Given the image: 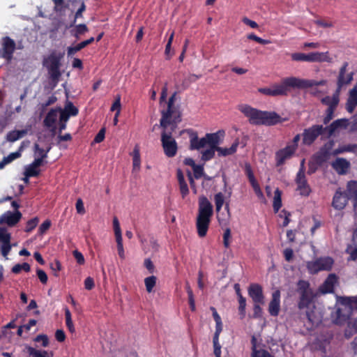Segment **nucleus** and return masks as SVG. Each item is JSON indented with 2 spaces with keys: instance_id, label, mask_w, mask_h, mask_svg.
<instances>
[{
  "instance_id": "1",
  "label": "nucleus",
  "mask_w": 357,
  "mask_h": 357,
  "mask_svg": "<svg viewBox=\"0 0 357 357\" xmlns=\"http://www.w3.org/2000/svg\"><path fill=\"white\" fill-rule=\"evenodd\" d=\"M238 108L251 124L274 125L280 121V116L275 112L260 111L248 105H240Z\"/></svg>"
},
{
  "instance_id": "2",
  "label": "nucleus",
  "mask_w": 357,
  "mask_h": 357,
  "mask_svg": "<svg viewBox=\"0 0 357 357\" xmlns=\"http://www.w3.org/2000/svg\"><path fill=\"white\" fill-rule=\"evenodd\" d=\"M213 215V206L206 197L199 198L198 214L196 220V227L199 236L206 235L211 218Z\"/></svg>"
},
{
  "instance_id": "3",
  "label": "nucleus",
  "mask_w": 357,
  "mask_h": 357,
  "mask_svg": "<svg viewBox=\"0 0 357 357\" xmlns=\"http://www.w3.org/2000/svg\"><path fill=\"white\" fill-rule=\"evenodd\" d=\"M224 136L225 132L223 130H218L214 133L206 134L205 137L201 139L198 138L197 136H195L190 139V149L199 150L208 146L220 144Z\"/></svg>"
},
{
  "instance_id": "4",
  "label": "nucleus",
  "mask_w": 357,
  "mask_h": 357,
  "mask_svg": "<svg viewBox=\"0 0 357 357\" xmlns=\"http://www.w3.org/2000/svg\"><path fill=\"white\" fill-rule=\"evenodd\" d=\"M176 93H174L167 102V109L161 111L162 118L160 119V126L166 129L167 126L172 125V129L175 128V125L180 121L179 115L174 107Z\"/></svg>"
},
{
  "instance_id": "5",
  "label": "nucleus",
  "mask_w": 357,
  "mask_h": 357,
  "mask_svg": "<svg viewBox=\"0 0 357 357\" xmlns=\"http://www.w3.org/2000/svg\"><path fill=\"white\" fill-rule=\"evenodd\" d=\"M291 59L296 61L307 62H328L331 63L333 59L329 56L328 52H311L310 54L294 53L291 54Z\"/></svg>"
},
{
  "instance_id": "6",
  "label": "nucleus",
  "mask_w": 357,
  "mask_h": 357,
  "mask_svg": "<svg viewBox=\"0 0 357 357\" xmlns=\"http://www.w3.org/2000/svg\"><path fill=\"white\" fill-rule=\"evenodd\" d=\"M63 56L61 54L52 52L44 59L43 64L47 68L50 77L53 79H58L61 75L59 71L60 61Z\"/></svg>"
},
{
  "instance_id": "7",
  "label": "nucleus",
  "mask_w": 357,
  "mask_h": 357,
  "mask_svg": "<svg viewBox=\"0 0 357 357\" xmlns=\"http://www.w3.org/2000/svg\"><path fill=\"white\" fill-rule=\"evenodd\" d=\"M334 264V260L330 257L318 258L307 262V268L310 273L315 274L319 271H331Z\"/></svg>"
},
{
  "instance_id": "8",
  "label": "nucleus",
  "mask_w": 357,
  "mask_h": 357,
  "mask_svg": "<svg viewBox=\"0 0 357 357\" xmlns=\"http://www.w3.org/2000/svg\"><path fill=\"white\" fill-rule=\"evenodd\" d=\"M214 201L215 204V210L218 213V220L219 221V223L222 226H227L229 223V220L230 218V213H229V204H227L225 206V208L227 210V213H220V211L224 204L225 202V197L222 192H218L216 195H215L214 197Z\"/></svg>"
},
{
  "instance_id": "9",
  "label": "nucleus",
  "mask_w": 357,
  "mask_h": 357,
  "mask_svg": "<svg viewBox=\"0 0 357 357\" xmlns=\"http://www.w3.org/2000/svg\"><path fill=\"white\" fill-rule=\"evenodd\" d=\"M161 141L165 155L168 157L174 156L177 151V144L171 133L165 130L162 133Z\"/></svg>"
},
{
  "instance_id": "10",
  "label": "nucleus",
  "mask_w": 357,
  "mask_h": 357,
  "mask_svg": "<svg viewBox=\"0 0 357 357\" xmlns=\"http://www.w3.org/2000/svg\"><path fill=\"white\" fill-rule=\"evenodd\" d=\"M294 82H295L294 77H289L282 79L280 83L271 86L272 96L286 95L289 88H294Z\"/></svg>"
},
{
  "instance_id": "11",
  "label": "nucleus",
  "mask_w": 357,
  "mask_h": 357,
  "mask_svg": "<svg viewBox=\"0 0 357 357\" xmlns=\"http://www.w3.org/2000/svg\"><path fill=\"white\" fill-rule=\"evenodd\" d=\"M305 160H303L301 163V168L297 173L296 183L297 184V190L301 195L307 196L310 192V188L307 183L305 175Z\"/></svg>"
},
{
  "instance_id": "12",
  "label": "nucleus",
  "mask_w": 357,
  "mask_h": 357,
  "mask_svg": "<svg viewBox=\"0 0 357 357\" xmlns=\"http://www.w3.org/2000/svg\"><path fill=\"white\" fill-rule=\"evenodd\" d=\"M324 128L321 125H314L312 127L305 129L303 133V142L306 145L312 144L314 140L321 135Z\"/></svg>"
},
{
  "instance_id": "13",
  "label": "nucleus",
  "mask_w": 357,
  "mask_h": 357,
  "mask_svg": "<svg viewBox=\"0 0 357 357\" xmlns=\"http://www.w3.org/2000/svg\"><path fill=\"white\" fill-rule=\"evenodd\" d=\"M321 102L328 106L326 110V116L324 119V123L326 124L332 119L335 108L339 102L338 92H336L333 96H326L322 98Z\"/></svg>"
},
{
  "instance_id": "14",
  "label": "nucleus",
  "mask_w": 357,
  "mask_h": 357,
  "mask_svg": "<svg viewBox=\"0 0 357 357\" xmlns=\"http://www.w3.org/2000/svg\"><path fill=\"white\" fill-rule=\"evenodd\" d=\"M11 236L6 229L0 228V243L1 255L6 259H8V255L10 252L12 245L10 244Z\"/></svg>"
},
{
  "instance_id": "15",
  "label": "nucleus",
  "mask_w": 357,
  "mask_h": 357,
  "mask_svg": "<svg viewBox=\"0 0 357 357\" xmlns=\"http://www.w3.org/2000/svg\"><path fill=\"white\" fill-rule=\"evenodd\" d=\"M2 51L0 50V56L10 61L15 49V43L9 37L2 39Z\"/></svg>"
},
{
  "instance_id": "16",
  "label": "nucleus",
  "mask_w": 357,
  "mask_h": 357,
  "mask_svg": "<svg viewBox=\"0 0 357 357\" xmlns=\"http://www.w3.org/2000/svg\"><path fill=\"white\" fill-rule=\"evenodd\" d=\"M295 151L294 147L289 146V145H287L284 149L277 151L275 153L276 165L278 166L283 165L287 160L292 157Z\"/></svg>"
},
{
  "instance_id": "17",
  "label": "nucleus",
  "mask_w": 357,
  "mask_h": 357,
  "mask_svg": "<svg viewBox=\"0 0 357 357\" xmlns=\"http://www.w3.org/2000/svg\"><path fill=\"white\" fill-rule=\"evenodd\" d=\"M308 321L311 324V327L318 326L322 321V314L319 309L315 305L311 307V309H304Z\"/></svg>"
},
{
  "instance_id": "18",
  "label": "nucleus",
  "mask_w": 357,
  "mask_h": 357,
  "mask_svg": "<svg viewBox=\"0 0 357 357\" xmlns=\"http://www.w3.org/2000/svg\"><path fill=\"white\" fill-rule=\"evenodd\" d=\"M315 294L313 290L304 291L300 294V301L298 303V307L300 310L311 309V307L314 305L313 300Z\"/></svg>"
},
{
  "instance_id": "19",
  "label": "nucleus",
  "mask_w": 357,
  "mask_h": 357,
  "mask_svg": "<svg viewBox=\"0 0 357 357\" xmlns=\"http://www.w3.org/2000/svg\"><path fill=\"white\" fill-rule=\"evenodd\" d=\"M248 294L255 303L264 304V296L262 288L257 284H252L249 287Z\"/></svg>"
},
{
  "instance_id": "20",
  "label": "nucleus",
  "mask_w": 357,
  "mask_h": 357,
  "mask_svg": "<svg viewBox=\"0 0 357 357\" xmlns=\"http://www.w3.org/2000/svg\"><path fill=\"white\" fill-rule=\"evenodd\" d=\"M349 126V121L347 119H340L333 121L329 126L324 128L328 132V136H331L340 130L345 129Z\"/></svg>"
},
{
  "instance_id": "21",
  "label": "nucleus",
  "mask_w": 357,
  "mask_h": 357,
  "mask_svg": "<svg viewBox=\"0 0 357 357\" xmlns=\"http://www.w3.org/2000/svg\"><path fill=\"white\" fill-rule=\"evenodd\" d=\"M280 310V292L279 290H276L272 294V298L268 305V312L271 315L276 317L278 315Z\"/></svg>"
},
{
  "instance_id": "22",
  "label": "nucleus",
  "mask_w": 357,
  "mask_h": 357,
  "mask_svg": "<svg viewBox=\"0 0 357 357\" xmlns=\"http://www.w3.org/2000/svg\"><path fill=\"white\" fill-rule=\"evenodd\" d=\"M294 79L295 82L294 84V88H312L315 86H323L326 84V81L324 79L320 81H316L313 79H300L294 77Z\"/></svg>"
},
{
  "instance_id": "23",
  "label": "nucleus",
  "mask_w": 357,
  "mask_h": 357,
  "mask_svg": "<svg viewBox=\"0 0 357 357\" xmlns=\"http://www.w3.org/2000/svg\"><path fill=\"white\" fill-rule=\"evenodd\" d=\"M332 167L339 174H345L350 168V162L345 158H337L331 163Z\"/></svg>"
},
{
  "instance_id": "24",
  "label": "nucleus",
  "mask_w": 357,
  "mask_h": 357,
  "mask_svg": "<svg viewBox=\"0 0 357 357\" xmlns=\"http://www.w3.org/2000/svg\"><path fill=\"white\" fill-rule=\"evenodd\" d=\"M21 217L22 214L18 211L15 213L8 211L1 215L0 222L6 223L8 226H14L20 221Z\"/></svg>"
},
{
  "instance_id": "25",
  "label": "nucleus",
  "mask_w": 357,
  "mask_h": 357,
  "mask_svg": "<svg viewBox=\"0 0 357 357\" xmlns=\"http://www.w3.org/2000/svg\"><path fill=\"white\" fill-rule=\"evenodd\" d=\"M41 158H35L32 163L24 168V176H36L40 174L39 167L41 166Z\"/></svg>"
},
{
  "instance_id": "26",
  "label": "nucleus",
  "mask_w": 357,
  "mask_h": 357,
  "mask_svg": "<svg viewBox=\"0 0 357 357\" xmlns=\"http://www.w3.org/2000/svg\"><path fill=\"white\" fill-rule=\"evenodd\" d=\"M347 63H344L340 70V73L337 79L338 89H340L344 84L350 83L353 79L352 73L346 75Z\"/></svg>"
},
{
  "instance_id": "27",
  "label": "nucleus",
  "mask_w": 357,
  "mask_h": 357,
  "mask_svg": "<svg viewBox=\"0 0 357 357\" xmlns=\"http://www.w3.org/2000/svg\"><path fill=\"white\" fill-rule=\"evenodd\" d=\"M349 199L346 194H343L340 190H337L333 197V206L336 209H342L345 207Z\"/></svg>"
},
{
  "instance_id": "28",
  "label": "nucleus",
  "mask_w": 357,
  "mask_h": 357,
  "mask_svg": "<svg viewBox=\"0 0 357 357\" xmlns=\"http://www.w3.org/2000/svg\"><path fill=\"white\" fill-rule=\"evenodd\" d=\"M337 282V276L335 274H330L320 287L321 292L324 294L332 292Z\"/></svg>"
},
{
  "instance_id": "29",
  "label": "nucleus",
  "mask_w": 357,
  "mask_h": 357,
  "mask_svg": "<svg viewBox=\"0 0 357 357\" xmlns=\"http://www.w3.org/2000/svg\"><path fill=\"white\" fill-rule=\"evenodd\" d=\"M239 145V140L236 139L229 148L220 147L218 145L216 148L218 156L226 157L234 154Z\"/></svg>"
},
{
  "instance_id": "30",
  "label": "nucleus",
  "mask_w": 357,
  "mask_h": 357,
  "mask_svg": "<svg viewBox=\"0 0 357 357\" xmlns=\"http://www.w3.org/2000/svg\"><path fill=\"white\" fill-rule=\"evenodd\" d=\"M177 179L178 181L180 192L183 198H185L189 194V189L187 183L185 181L184 175L181 169L177 170Z\"/></svg>"
},
{
  "instance_id": "31",
  "label": "nucleus",
  "mask_w": 357,
  "mask_h": 357,
  "mask_svg": "<svg viewBox=\"0 0 357 357\" xmlns=\"http://www.w3.org/2000/svg\"><path fill=\"white\" fill-rule=\"evenodd\" d=\"M357 106V85L349 91L347 102V109L351 113Z\"/></svg>"
},
{
  "instance_id": "32",
  "label": "nucleus",
  "mask_w": 357,
  "mask_h": 357,
  "mask_svg": "<svg viewBox=\"0 0 357 357\" xmlns=\"http://www.w3.org/2000/svg\"><path fill=\"white\" fill-rule=\"evenodd\" d=\"M255 338L252 339V347L251 357H273L268 351L263 349H257Z\"/></svg>"
},
{
  "instance_id": "33",
  "label": "nucleus",
  "mask_w": 357,
  "mask_h": 357,
  "mask_svg": "<svg viewBox=\"0 0 357 357\" xmlns=\"http://www.w3.org/2000/svg\"><path fill=\"white\" fill-rule=\"evenodd\" d=\"M27 134V130H12L8 132L6 135V140L10 142H14L22 137Z\"/></svg>"
},
{
  "instance_id": "34",
  "label": "nucleus",
  "mask_w": 357,
  "mask_h": 357,
  "mask_svg": "<svg viewBox=\"0 0 357 357\" xmlns=\"http://www.w3.org/2000/svg\"><path fill=\"white\" fill-rule=\"evenodd\" d=\"M59 114L58 109L50 110L45 119V124L47 127H53L59 118Z\"/></svg>"
},
{
  "instance_id": "35",
  "label": "nucleus",
  "mask_w": 357,
  "mask_h": 357,
  "mask_svg": "<svg viewBox=\"0 0 357 357\" xmlns=\"http://www.w3.org/2000/svg\"><path fill=\"white\" fill-rule=\"evenodd\" d=\"M132 171L137 172L139 171L140 165H141L139 148L137 145L135 146L134 150L132 153Z\"/></svg>"
},
{
  "instance_id": "36",
  "label": "nucleus",
  "mask_w": 357,
  "mask_h": 357,
  "mask_svg": "<svg viewBox=\"0 0 357 357\" xmlns=\"http://www.w3.org/2000/svg\"><path fill=\"white\" fill-rule=\"evenodd\" d=\"M26 350L28 354L32 357H53L52 351H40L31 347H27Z\"/></svg>"
},
{
  "instance_id": "37",
  "label": "nucleus",
  "mask_w": 357,
  "mask_h": 357,
  "mask_svg": "<svg viewBox=\"0 0 357 357\" xmlns=\"http://www.w3.org/2000/svg\"><path fill=\"white\" fill-rule=\"evenodd\" d=\"M357 310V296L351 297L345 299V303L342 304V307L339 309L341 310Z\"/></svg>"
},
{
  "instance_id": "38",
  "label": "nucleus",
  "mask_w": 357,
  "mask_h": 357,
  "mask_svg": "<svg viewBox=\"0 0 357 357\" xmlns=\"http://www.w3.org/2000/svg\"><path fill=\"white\" fill-rule=\"evenodd\" d=\"M347 194H346L349 199H354L356 202L357 199V182L349 181L347 183Z\"/></svg>"
},
{
  "instance_id": "39",
  "label": "nucleus",
  "mask_w": 357,
  "mask_h": 357,
  "mask_svg": "<svg viewBox=\"0 0 357 357\" xmlns=\"http://www.w3.org/2000/svg\"><path fill=\"white\" fill-rule=\"evenodd\" d=\"M357 151V144L343 145L333 151L334 155L341 154L345 152H356Z\"/></svg>"
},
{
  "instance_id": "40",
  "label": "nucleus",
  "mask_w": 357,
  "mask_h": 357,
  "mask_svg": "<svg viewBox=\"0 0 357 357\" xmlns=\"http://www.w3.org/2000/svg\"><path fill=\"white\" fill-rule=\"evenodd\" d=\"M50 147L47 148L46 150L40 148L38 144H34V156L35 158H41L42 164L43 160L47 158V153L50 151Z\"/></svg>"
},
{
  "instance_id": "41",
  "label": "nucleus",
  "mask_w": 357,
  "mask_h": 357,
  "mask_svg": "<svg viewBox=\"0 0 357 357\" xmlns=\"http://www.w3.org/2000/svg\"><path fill=\"white\" fill-rule=\"evenodd\" d=\"M93 38H91L86 40L82 41V43L77 45L75 47H70L68 48V55H73L77 52L79 51L82 48L85 47L86 45H89L93 41Z\"/></svg>"
},
{
  "instance_id": "42",
  "label": "nucleus",
  "mask_w": 357,
  "mask_h": 357,
  "mask_svg": "<svg viewBox=\"0 0 357 357\" xmlns=\"http://www.w3.org/2000/svg\"><path fill=\"white\" fill-rule=\"evenodd\" d=\"M218 145V144H215V146H208V149L204 150L202 152V160L207 161L213 158Z\"/></svg>"
},
{
  "instance_id": "43",
  "label": "nucleus",
  "mask_w": 357,
  "mask_h": 357,
  "mask_svg": "<svg viewBox=\"0 0 357 357\" xmlns=\"http://www.w3.org/2000/svg\"><path fill=\"white\" fill-rule=\"evenodd\" d=\"M281 194L279 189L275 190L273 206L275 212H278L282 206Z\"/></svg>"
},
{
  "instance_id": "44",
  "label": "nucleus",
  "mask_w": 357,
  "mask_h": 357,
  "mask_svg": "<svg viewBox=\"0 0 357 357\" xmlns=\"http://www.w3.org/2000/svg\"><path fill=\"white\" fill-rule=\"evenodd\" d=\"M157 278L155 276H149L144 279L146 289L149 293L152 292L153 287L155 286Z\"/></svg>"
},
{
  "instance_id": "45",
  "label": "nucleus",
  "mask_w": 357,
  "mask_h": 357,
  "mask_svg": "<svg viewBox=\"0 0 357 357\" xmlns=\"http://www.w3.org/2000/svg\"><path fill=\"white\" fill-rule=\"evenodd\" d=\"M65 317H66V326L68 328L69 331L71 333H75V328L74 327V324L71 318V314L70 310L68 308L65 309Z\"/></svg>"
},
{
  "instance_id": "46",
  "label": "nucleus",
  "mask_w": 357,
  "mask_h": 357,
  "mask_svg": "<svg viewBox=\"0 0 357 357\" xmlns=\"http://www.w3.org/2000/svg\"><path fill=\"white\" fill-rule=\"evenodd\" d=\"M186 290L188 295V300H189V304L190 307L192 311L195 310V302L194 298V295L192 293V290L191 289L189 283L186 282Z\"/></svg>"
},
{
  "instance_id": "47",
  "label": "nucleus",
  "mask_w": 357,
  "mask_h": 357,
  "mask_svg": "<svg viewBox=\"0 0 357 357\" xmlns=\"http://www.w3.org/2000/svg\"><path fill=\"white\" fill-rule=\"evenodd\" d=\"M22 270H24L25 272H29L30 271V266L27 263H23L22 264H17L15 265L13 268L12 271L13 273L17 274L20 273Z\"/></svg>"
},
{
  "instance_id": "48",
  "label": "nucleus",
  "mask_w": 357,
  "mask_h": 357,
  "mask_svg": "<svg viewBox=\"0 0 357 357\" xmlns=\"http://www.w3.org/2000/svg\"><path fill=\"white\" fill-rule=\"evenodd\" d=\"M22 151V146L19 148V150L16 152L10 153L8 156L4 157L3 159L7 164L10 163L14 160L19 158L21 156V152Z\"/></svg>"
},
{
  "instance_id": "49",
  "label": "nucleus",
  "mask_w": 357,
  "mask_h": 357,
  "mask_svg": "<svg viewBox=\"0 0 357 357\" xmlns=\"http://www.w3.org/2000/svg\"><path fill=\"white\" fill-rule=\"evenodd\" d=\"M312 290L310 287L309 282L304 281V280H300L298 283V291L299 294L303 293L304 291H308Z\"/></svg>"
},
{
  "instance_id": "50",
  "label": "nucleus",
  "mask_w": 357,
  "mask_h": 357,
  "mask_svg": "<svg viewBox=\"0 0 357 357\" xmlns=\"http://www.w3.org/2000/svg\"><path fill=\"white\" fill-rule=\"evenodd\" d=\"M194 172V177L196 179H199L202 176H206L204 172V167L202 165H197L192 169Z\"/></svg>"
},
{
  "instance_id": "51",
  "label": "nucleus",
  "mask_w": 357,
  "mask_h": 357,
  "mask_svg": "<svg viewBox=\"0 0 357 357\" xmlns=\"http://www.w3.org/2000/svg\"><path fill=\"white\" fill-rule=\"evenodd\" d=\"M113 226L116 238H122L120 224L117 218L116 217L113 219Z\"/></svg>"
},
{
  "instance_id": "52",
  "label": "nucleus",
  "mask_w": 357,
  "mask_h": 357,
  "mask_svg": "<svg viewBox=\"0 0 357 357\" xmlns=\"http://www.w3.org/2000/svg\"><path fill=\"white\" fill-rule=\"evenodd\" d=\"M63 110L69 116H75L78 113V109L71 102H68Z\"/></svg>"
},
{
  "instance_id": "53",
  "label": "nucleus",
  "mask_w": 357,
  "mask_h": 357,
  "mask_svg": "<svg viewBox=\"0 0 357 357\" xmlns=\"http://www.w3.org/2000/svg\"><path fill=\"white\" fill-rule=\"evenodd\" d=\"M39 220L38 218H34L33 219L29 220L26 223V227L25 229V231L30 232L32 231L38 225Z\"/></svg>"
},
{
  "instance_id": "54",
  "label": "nucleus",
  "mask_w": 357,
  "mask_h": 357,
  "mask_svg": "<svg viewBox=\"0 0 357 357\" xmlns=\"http://www.w3.org/2000/svg\"><path fill=\"white\" fill-rule=\"evenodd\" d=\"M252 187L253 188V190L257 195V196L259 198H262L264 197L263 192L260 189L259 185L258 184L257 181L255 180L252 181L250 182Z\"/></svg>"
},
{
  "instance_id": "55",
  "label": "nucleus",
  "mask_w": 357,
  "mask_h": 357,
  "mask_svg": "<svg viewBox=\"0 0 357 357\" xmlns=\"http://www.w3.org/2000/svg\"><path fill=\"white\" fill-rule=\"evenodd\" d=\"M252 187L253 188V190L257 195V196L259 198H262L264 197L263 192L260 189L259 185L258 184L257 181L255 180L252 181L250 182Z\"/></svg>"
},
{
  "instance_id": "56",
  "label": "nucleus",
  "mask_w": 357,
  "mask_h": 357,
  "mask_svg": "<svg viewBox=\"0 0 357 357\" xmlns=\"http://www.w3.org/2000/svg\"><path fill=\"white\" fill-rule=\"evenodd\" d=\"M213 347H214V354L215 357H220L221 356V346L219 343L218 338H213Z\"/></svg>"
},
{
  "instance_id": "57",
  "label": "nucleus",
  "mask_w": 357,
  "mask_h": 357,
  "mask_svg": "<svg viewBox=\"0 0 357 357\" xmlns=\"http://www.w3.org/2000/svg\"><path fill=\"white\" fill-rule=\"evenodd\" d=\"M121 96L119 95L116 96L115 98V101L112 104L111 107V111H116V112H121Z\"/></svg>"
},
{
  "instance_id": "58",
  "label": "nucleus",
  "mask_w": 357,
  "mask_h": 357,
  "mask_svg": "<svg viewBox=\"0 0 357 357\" xmlns=\"http://www.w3.org/2000/svg\"><path fill=\"white\" fill-rule=\"evenodd\" d=\"M116 241L117 243V249H118L119 255L121 259H124L125 258V252H124V249H123V239H122V238H116Z\"/></svg>"
},
{
  "instance_id": "59",
  "label": "nucleus",
  "mask_w": 357,
  "mask_h": 357,
  "mask_svg": "<svg viewBox=\"0 0 357 357\" xmlns=\"http://www.w3.org/2000/svg\"><path fill=\"white\" fill-rule=\"evenodd\" d=\"M239 301V312L243 315V317L245 315V305H246V301L244 297L241 294H239L238 298Z\"/></svg>"
},
{
  "instance_id": "60",
  "label": "nucleus",
  "mask_w": 357,
  "mask_h": 357,
  "mask_svg": "<svg viewBox=\"0 0 357 357\" xmlns=\"http://www.w3.org/2000/svg\"><path fill=\"white\" fill-rule=\"evenodd\" d=\"M247 37L248 39L253 40H255L260 44H262V45H266V44L270 43L269 40L262 39V38L257 36L254 33H250V34L248 35Z\"/></svg>"
},
{
  "instance_id": "61",
  "label": "nucleus",
  "mask_w": 357,
  "mask_h": 357,
  "mask_svg": "<svg viewBox=\"0 0 357 357\" xmlns=\"http://www.w3.org/2000/svg\"><path fill=\"white\" fill-rule=\"evenodd\" d=\"M35 341L36 342H41L43 347H45L49 344L48 337L45 335H38L36 338Z\"/></svg>"
},
{
  "instance_id": "62",
  "label": "nucleus",
  "mask_w": 357,
  "mask_h": 357,
  "mask_svg": "<svg viewBox=\"0 0 357 357\" xmlns=\"http://www.w3.org/2000/svg\"><path fill=\"white\" fill-rule=\"evenodd\" d=\"M167 92H168L167 84H165V85L164 86V87L162 89L161 95H160V107H162L163 104L166 101V98H167Z\"/></svg>"
},
{
  "instance_id": "63",
  "label": "nucleus",
  "mask_w": 357,
  "mask_h": 357,
  "mask_svg": "<svg viewBox=\"0 0 357 357\" xmlns=\"http://www.w3.org/2000/svg\"><path fill=\"white\" fill-rule=\"evenodd\" d=\"M230 237H231V230L229 228H227L225 230V232L223 234V243L226 248H228L229 246Z\"/></svg>"
},
{
  "instance_id": "64",
  "label": "nucleus",
  "mask_w": 357,
  "mask_h": 357,
  "mask_svg": "<svg viewBox=\"0 0 357 357\" xmlns=\"http://www.w3.org/2000/svg\"><path fill=\"white\" fill-rule=\"evenodd\" d=\"M50 226L51 222L49 220H45L40 225L38 229L39 233L40 234H43L45 232H46V231H47L50 229Z\"/></svg>"
}]
</instances>
